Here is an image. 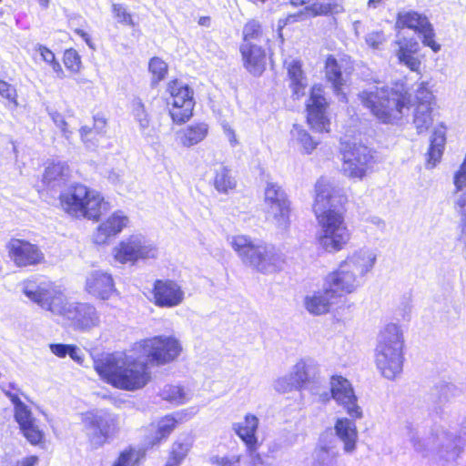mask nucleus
<instances>
[{
  "label": "nucleus",
  "instance_id": "0e129e2a",
  "mask_svg": "<svg viewBox=\"0 0 466 466\" xmlns=\"http://www.w3.org/2000/svg\"><path fill=\"white\" fill-rule=\"evenodd\" d=\"M68 356L76 362L81 364L83 362V356L81 350L75 345H70Z\"/></svg>",
  "mask_w": 466,
  "mask_h": 466
},
{
  "label": "nucleus",
  "instance_id": "69168bd1",
  "mask_svg": "<svg viewBox=\"0 0 466 466\" xmlns=\"http://www.w3.org/2000/svg\"><path fill=\"white\" fill-rule=\"evenodd\" d=\"M76 35H78L79 36H81L84 41L88 45V46H91V39H90V36L89 35L85 32L83 29H80V28H76L75 29L74 31Z\"/></svg>",
  "mask_w": 466,
  "mask_h": 466
},
{
  "label": "nucleus",
  "instance_id": "dca6fc26",
  "mask_svg": "<svg viewBox=\"0 0 466 466\" xmlns=\"http://www.w3.org/2000/svg\"><path fill=\"white\" fill-rule=\"evenodd\" d=\"M11 260L17 267H29L40 264L45 256L40 248L28 241L12 238L6 245Z\"/></svg>",
  "mask_w": 466,
  "mask_h": 466
},
{
  "label": "nucleus",
  "instance_id": "7c9ffc66",
  "mask_svg": "<svg viewBox=\"0 0 466 466\" xmlns=\"http://www.w3.org/2000/svg\"><path fill=\"white\" fill-rule=\"evenodd\" d=\"M208 125L205 122H195L187 125L178 131V143L183 147H192L205 140L208 135Z\"/></svg>",
  "mask_w": 466,
  "mask_h": 466
},
{
  "label": "nucleus",
  "instance_id": "1a4fd4ad",
  "mask_svg": "<svg viewBox=\"0 0 466 466\" xmlns=\"http://www.w3.org/2000/svg\"><path fill=\"white\" fill-rule=\"evenodd\" d=\"M340 154L342 171L351 179L362 180L376 162L375 151L361 143H343Z\"/></svg>",
  "mask_w": 466,
  "mask_h": 466
},
{
  "label": "nucleus",
  "instance_id": "f257e3e1",
  "mask_svg": "<svg viewBox=\"0 0 466 466\" xmlns=\"http://www.w3.org/2000/svg\"><path fill=\"white\" fill-rule=\"evenodd\" d=\"M358 98L374 119L383 125L399 123L412 107V123L418 134L429 131L439 110L437 98L427 81L419 84L412 101L407 90L389 86L363 90Z\"/></svg>",
  "mask_w": 466,
  "mask_h": 466
},
{
  "label": "nucleus",
  "instance_id": "603ef678",
  "mask_svg": "<svg viewBox=\"0 0 466 466\" xmlns=\"http://www.w3.org/2000/svg\"><path fill=\"white\" fill-rule=\"evenodd\" d=\"M299 142L306 154L312 153L318 147L319 142L304 129L299 130Z\"/></svg>",
  "mask_w": 466,
  "mask_h": 466
},
{
  "label": "nucleus",
  "instance_id": "4c0bfd02",
  "mask_svg": "<svg viewBox=\"0 0 466 466\" xmlns=\"http://www.w3.org/2000/svg\"><path fill=\"white\" fill-rule=\"evenodd\" d=\"M68 166L62 162H50L45 168L42 175V183L46 187H50L53 183L64 179L68 173Z\"/></svg>",
  "mask_w": 466,
  "mask_h": 466
},
{
  "label": "nucleus",
  "instance_id": "ddd939ff",
  "mask_svg": "<svg viewBox=\"0 0 466 466\" xmlns=\"http://www.w3.org/2000/svg\"><path fill=\"white\" fill-rule=\"evenodd\" d=\"M150 362L165 365L177 360L182 351L178 339L172 336H156L140 343Z\"/></svg>",
  "mask_w": 466,
  "mask_h": 466
},
{
  "label": "nucleus",
  "instance_id": "13d9d810",
  "mask_svg": "<svg viewBox=\"0 0 466 466\" xmlns=\"http://www.w3.org/2000/svg\"><path fill=\"white\" fill-rule=\"evenodd\" d=\"M445 127L441 124L434 131L430 144H435L438 147H443L445 145L446 137L444 132Z\"/></svg>",
  "mask_w": 466,
  "mask_h": 466
},
{
  "label": "nucleus",
  "instance_id": "6e6552de",
  "mask_svg": "<svg viewBox=\"0 0 466 466\" xmlns=\"http://www.w3.org/2000/svg\"><path fill=\"white\" fill-rule=\"evenodd\" d=\"M165 105L174 125L187 123L194 116L196 100L194 90L178 78L170 79L166 85Z\"/></svg>",
  "mask_w": 466,
  "mask_h": 466
},
{
  "label": "nucleus",
  "instance_id": "aec40b11",
  "mask_svg": "<svg viewBox=\"0 0 466 466\" xmlns=\"http://www.w3.org/2000/svg\"><path fill=\"white\" fill-rule=\"evenodd\" d=\"M461 394L460 389L451 382L439 380L427 393L429 408L436 414L441 413L448 403Z\"/></svg>",
  "mask_w": 466,
  "mask_h": 466
},
{
  "label": "nucleus",
  "instance_id": "b1692460",
  "mask_svg": "<svg viewBox=\"0 0 466 466\" xmlns=\"http://www.w3.org/2000/svg\"><path fill=\"white\" fill-rule=\"evenodd\" d=\"M85 290L100 299H108L116 291L112 276L102 270H92L86 278Z\"/></svg>",
  "mask_w": 466,
  "mask_h": 466
},
{
  "label": "nucleus",
  "instance_id": "0eeeda50",
  "mask_svg": "<svg viewBox=\"0 0 466 466\" xmlns=\"http://www.w3.org/2000/svg\"><path fill=\"white\" fill-rule=\"evenodd\" d=\"M314 213L320 228L317 237L319 245L327 252L342 249L350 236L344 220L343 206H314Z\"/></svg>",
  "mask_w": 466,
  "mask_h": 466
},
{
  "label": "nucleus",
  "instance_id": "5fc2aeb1",
  "mask_svg": "<svg viewBox=\"0 0 466 466\" xmlns=\"http://www.w3.org/2000/svg\"><path fill=\"white\" fill-rule=\"evenodd\" d=\"M443 147H438L435 144H430L426 160V165L428 167L432 168L438 162H440L443 154Z\"/></svg>",
  "mask_w": 466,
  "mask_h": 466
},
{
  "label": "nucleus",
  "instance_id": "9d476101",
  "mask_svg": "<svg viewBox=\"0 0 466 466\" xmlns=\"http://www.w3.org/2000/svg\"><path fill=\"white\" fill-rule=\"evenodd\" d=\"M82 421L89 441L95 448L101 447L120 429L118 416L106 410L86 412L83 415Z\"/></svg>",
  "mask_w": 466,
  "mask_h": 466
},
{
  "label": "nucleus",
  "instance_id": "e433bc0d",
  "mask_svg": "<svg viewBox=\"0 0 466 466\" xmlns=\"http://www.w3.org/2000/svg\"><path fill=\"white\" fill-rule=\"evenodd\" d=\"M343 195L340 191L329 181L320 178L315 185V203L316 204H333L341 203Z\"/></svg>",
  "mask_w": 466,
  "mask_h": 466
},
{
  "label": "nucleus",
  "instance_id": "6ab92c4d",
  "mask_svg": "<svg viewBox=\"0 0 466 466\" xmlns=\"http://www.w3.org/2000/svg\"><path fill=\"white\" fill-rule=\"evenodd\" d=\"M339 451L331 431L320 434L312 452L311 466H338Z\"/></svg>",
  "mask_w": 466,
  "mask_h": 466
},
{
  "label": "nucleus",
  "instance_id": "412c9836",
  "mask_svg": "<svg viewBox=\"0 0 466 466\" xmlns=\"http://www.w3.org/2000/svg\"><path fill=\"white\" fill-rule=\"evenodd\" d=\"M244 68L253 76H259L266 69L268 53L265 46L253 44H240Z\"/></svg>",
  "mask_w": 466,
  "mask_h": 466
},
{
  "label": "nucleus",
  "instance_id": "774afa93",
  "mask_svg": "<svg viewBox=\"0 0 466 466\" xmlns=\"http://www.w3.org/2000/svg\"><path fill=\"white\" fill-rule=\"evenodd\" d=\"M198 24L201 26L208 27L211 24V18L208 15L200 16L198 20Z\"/></svg>",
  "mask_w": 466,
  "mask_h": 466
},
{
  "label": "nucleus",
  "instance_id": "6e6d98bb",
  "mask_svg": "<svg viewBox=\"0 0 466 466\" xmlns=\"http://www.w3.org/2000/svg\"><path fill=\"white\" fill-rule=\"evenodd\" d=\"M239 460L235 457H219L218 455L209 458L210 464L214 466H238Z\"/></svg>",
  "mask_w": 466,
  "mask_h": 466
},
{
  "label": "nucleus",
  "instance_id": "e2e57ef3",
  "mask_svg": "<svg viewBox=\"0 0 466 466\" xmlns=\"http://www.w3.org/2000/svg\"><path fill=\"white\" fill-rule=\"evenodd\" d=\"M106 126V119L104 116H94L93 127L96 129V133H99L100 135H102Z\"/></svg>",
  "mask_w": 466,
  "mask_h": 466
},
{
  "label": "nucleus",
  "instance_id": "8fccbe9b",
  "mask_svg": "<svg viewBox=\"0 0 466 466\" xmlns=\"http://www.w3.org/2000/svg\"><path fill=\"white\" fill-rule=\"evenodd\" d=\"M177 420L173 416H166L162 418L157 423V430L155 435L154 444L166 439L176 428Z\"/></svg>",
  "mask_w": 466,
  "mask_h": 466
},
{
  "label": "nucleus",
  "instance_id": "5701e85b",
  "mask_svg": "<svg viewBox=\"0 0 466 466\" xmlns=\"http://www.w3.org/2000/svg\"><path fill=\"white\" fill-rule=\"evenodd\" d=\"M154 299L156 305L165 308H173L182 303L184 291L173 280H157L154 284Z\"/></svg>",
  "mask_w": 466,
  "mask_h": 466
},
{
  "label": "nucleus",
  "instance_id": "473e14b6",
  "mask_svg": "<svg viewBox=\"0 0 466 466\" xmlns=\"http://www.w3.org/2000/svg\"><path fill=\"white\" fill-rule=\"evenodd\" d=\"M397 57L400 63L405 65L410 71L419 73L421 61L416 56L420 47L417 41L410 39L404 42H398Z\"/></svg>",
  "mask_w": 466,
  "mask_h": 466
},
{
  "label": "nucleus",
  "instance_id": "338daca9",
  "mask_svg": "<svg viewBox=\"0 0 466 466\" xmlns=\"http://www.w3.org/2000/svg\"><path fill=\"white\" fill-rule=\"evenodd\" d=\"M38 461V458L36 456H31L26 458L21 462L20 466H35Z\"/></svg>",
  "mask_w": 466,
  "mask_h": 466
},
{
  "label": "nucleus",
  "instance_id": "20e7f679",
  "mask_svg": "<svg viewBox=\"0 0 466 466\" xmlns=\"http://www.w3.org/2000/svg\"><path fill=\"white\" fill-rule=\"evenodd\" d=\"M461 434L464 437L437 428L430 435L419 426L407 423L404 427V435L411 443L414 451L423 457L431 458L437 463L444 466L455 462L461 452V440L466 441V418L461 424Z\"/></svg>",
  "mask_w": 466,
  "mask_h": 466
},
{
  "label": "nucleus",
  "instance_id": "f8f14e48",
  "mask_svg": "<svg viewBox=\"0 0 466 466\" xmlns=\"http://www.w3.org/2000/svg\"><path fill=\"white\" fill-rule=\"evenodd\" d=\"M156 247L141 234H133L124 238L114 248V256L120 263H135L139 259L157 257Z\"/></svg>",
  "mask_w": 466,
  "mask_h": 466
},
{
  "label": "nucleus",
  "instance_id": "864d4df0",
  "mask_svg": "<svg viewBox=\"0 0 466 466\" xmlns=\"http://www.w3.org/2000/svg\"><path fill=\"white\" fill-rule=\"evenodd\" d=\"M138 463V454L135 450H126L122 451L113 466H137Z\"/></svg>",
  "mask_w": 466,
  "mask_h": 466
},
{
  "label": "nucleus",
  "instance_id": "c03bdc74",
  "mask_svg": "<svg viewBox=\"0 0 466 466\" xmlns=\"http://www.w3.org/2000/svg\"><path fill=\"white\" fill-rule=\"evenodd\" d=\"M268 213L272 216V222L280 229H286L289 225V206H270Z\"/></svg>",
  "mask_w": 466,
  "mask_h": 466
},
{
  "label": "nucleus",
  "instance_id": "39448f33",
  "mask_svg": "<svg viewBox=\"0 0 466 466\" xmlns=\"http://www.w3.org/2000/svg\"><path fill=\"white\" fill-rule=\"evenodd\" d=\"M403 336L397 324H388L380 331L375 350V362L381 375L388 380H395L402 372Z\"/></svg>",
  "mask_w": 466,
  "mask_h": 466
},
{
  "label": "nucleus",
  "instance_id": "393cba45",
  "mask_svg": "<svg viewBox=\"0 0 466 466\" xmlns=\"http://www.w3.org/2000/svg\"><path fill=\"white\" fill-rule=\"evenodd\" d=\"M129 224V218L123 211L117 210L101 223L93 235L97 245L107 243L110 238L117 236Z\"/></svg>",
  "mask_w": 466,
  "mask_h": 466
},
{
  "label": "nucleus",
  "instance_id": "a211bd4d",
  "mask_svg": "<svg viewBox=\"0 0 466 466\" xmlns=\"http://www.w3.org/2000/svg\"><path fill=\"white\" fill-rule=\"evenodd\" d=\"M15 420L25 438L33 445L42 442L44 433L35 424V419L33 417L31 410L20 399L15 398Z\"/></svg>",
  "mask_w": 466,
  "mask_h": 466
},
{
  "label": "nucleus",
  "instance_id": "f704fd0d",
  "mask_svg": "<svg viewBox=\"0 0 466 466\" xmlns=\"http://www.w3.org/2000/svg\"><path fill=\"white\" fill-rule=\"evenodd\" d=\"M260 43L269 46L270 40L267 30L258 20L249 19L243 25L241 44L260 45Z\"/></svg>",
  "mask_w": 466,
  "mask_h": 466
},
{
  "label": "nucleus",
  "instance_id": "72a5a7b5",
  "mask_svg": "<svg viewBox=\"0 0 466 466\" xmlns=\"http://www.w3.org/2000/svg\"><path fill=\"white\" fill-rule=\"evenodd\" d=\"M319 373L318 366L309 361H299L294 367L289 374L295 389L306 388L310 382L317 380Z\"/></svg>",
  "mask_w": 466,
  "mask_h": 466
},
{
  "label": "nucleus",
  "instance_id": "58836bf2",
  "mask_svg": "<svg viewBox=\"0 0 466 466\" xmlns=\"http://www.w3.org/2000/svg\"><path fill=\"white\" fill-rule=\"evenodd\" d=\"M213 185L219 193L228 194L235 189L237 183L231 170L228 167L221 166L215 171Z\"/></svg>",
  "mask_w": 466,
  "mask_h": 466
},
{
  "label": "nucleus",
  "instance_id": "f03ea898",
  "mask_svg": "<svg viewBox=\"0 0 466 466\" xmlns=\"http://www.w3.org/2000/svg\"><path fill=\"white\" fill-rule=\"evenodd\" d=\"M23 293L41 309L61 317L75 330L86 331L100 323V315L94 305L68 299L54 283L27 282Z\"/></svg>",
  "mask_w": 466,
  "mask_h": 466
},
{
  "label": "nucleus",
  "instance_id": "f3484780",
  "mask_svg": "<svg viewBox=\"0 0 466 466\" xmlns=\"http://www.w3.org/2000/svg\"><path fill=\"white\" fill-rule=\"evenodd\" d=\"M323 283L338 299L345 294L352 293L362 282L340 264L338 269L325 277Z\"/></svg>",
  "mask_w": 466,
  "mask_h": 466
},
{
  "label": "nucleus",
  "instance_id": "c85d7f7f",
  "mask_svg": "<svg viewBox=\"0 0 466 466\" xmlns=\"http://www.w3.org/2000/svg\"><path fill=\"white\" fill-rule=\"evenodd\" d=\"M337 299L335 295L323 283L322 289L314 291L312 294L305 297L304 305L310 314L322 315L329 311L330 306Z\"/></svg>",
  "mask_w": 466,
  "mask_h": 466
},
{
  "label": "nucleus",
  "instance_id": "a18cd8bd",
  "mask_svg": "<svg viewBox=\"0 0 466 466\" xmlns=\"http://www.w3.org/2000/svg\"><path fill=\"white\" fill-rule=\"evenodd\" d=\"M62 61L66 70L70 73L76 74L80 72L82 59L75 48H66L63 53Z\"/></svg>",
  "mask_w": 466,
  "mask_h": 466
},
{
  "label": "nucleus",
  "instance_id": "a19ab883",
  "mask_svg": "<svg viewBox=\"0 0 466 466\" xmlns=\"http://www.w3.org/2000/svg\"><path fill=\"white\" fill-rule=\"evenodd\" d=\"M72 218L97 221L101 216V206H61Z\"/></svg>",
  "mask_w": 466,
  "mask_h": 466
},
{
  "label": "nucleus",
  "instance_id": "cd10ccee",
  "mask_svg": "<svg viewBox=\"0 0 466 466\" xmlns=\"http://www.w3.org/2000/svg\"><path fill=\"white\" fill-rule=\"evenodd\" d=\"M335 438L343 443V451L352 454L357 449L358 430L353 420L339 418L334 425Z\"/></svg>",
  "mask_w": 466,
  "mask_h": 466
},
{
  "label": "nucleus",
  "instance_id": "bb28decb",
  "mask_svg": "<svg viewBox=\"0 0 466 466\" xmlns=\"http://www.w3.org/2000/svg\"><path fill=\"white\" fill-rule=\"evenodd\" d=\"M376 262V254L370 249H360L348 257L340 264L351 271L361 282L363 277L370 272Z\"/></svg>",
  "mask_w": 466,
  "mask_h": 466
},
{
  "label": "nucleus",
  "instance_id": "4be33fe9",
  "mask_svg": "<svg viewBox=\"0 0 466 466\" xmlns=\"http://www.w3.org/2000/svg\"><path fill=\"white\" fill-rule=\"evenodd\" d=\"M258 426L259 419L252 413H247L242 420L232 425V430L244 442L250 454L256 452L260 446L258 437Z\"/></svg>",
  "mask_w": 466,
  "mask_h": 466
},
{
  "label": "nucleus",
  "instance_id": "052dcab7",
  "mask_svg": "<svg viewBox=\"0 0 466 466\" xmlns=\"http://www.w3.org/2000/svg\"><path fill=\"white\" fill-rule=\"evenodd\" d=\"M50 350L53 354L59 358H65L68 355L70 345L62 343H53L49 345Z\"/></svg>",
  "mask_w": 466,
  "mask_h": 466
},
{
  "label": "nucleus",
  "instance_id": "680f3d73",
  "mask_svg": "<svg viewBox=\"0 0 466 466\" xmlns=\"http://www.w3.org/2000/svg\"><path fill=\"white\" fill-rule=\"evenodd\" d=\"M454 185L457 190L461 189L466 186V172L465 171H457L454 175Z\"/></svg>",
  "mask_w": 466,
  "mask_h": 466
},
{
  "label": "nucleus",
  "instance_id": "de8ad7c7",
  "mask_svg": "<svg viewBox=\"0 0 466 466\" xmlns=\"http://www.w3.org/2000/svg\"><path fill=\"white\" fill-rule=\"evenodd\" d=\"M266 204H285L288 200L287 194L284 189L276 183L268 184L265 189Z\"/></svg>",
  "mask_w": 466,
  "mask_h": 466
},
{
  "label": "nucleus",
  "instance_id": "7ed1b4c3",
  "mask_svg": "<svg viewBox=\"0 0 466 466\" xmlns=\"http://www.w3.org/2000/svg\"><path fill=\"white\" fill-rule=\"evenodd\" d=\"M94 368L108 383L125 390L142 389L151 380L147 363L123 351L102 354L94 360Z\"/></svg>",
  "mask_w": 466,
  "mask_h": 466
},
{
  "label": "nucleus",
  "instance_id": "2f4dec72",
  "mask_svg": "<svg viewBox=\"0 0 466 466\" xmlns=\"http://www.w3.org/2000/svg\"><path fill=\"white\" fill-rule=\"evenodd\" d=\"M61 201L65 204H101L102 198L86 186L76 183L61 196Z\"/></svg>",
  "mask_w": 466,
  "mask_h": 466
},
{
  "label": "nucleus",
  "instance_id": "a878e982",
  "mask_svg": "<svg viewBox=\"0 0 466 466\" xmlns=\"http://www.w3.org/2000/svg\"><path fill=\"white\" fill-rule=\"evenodd\" d=\"M294 6H305V13L312 17L327 16L343 11V0H289Z\"/></svg>",
  "mask_w": 466,
  "mask_h": 466
},
{
  "label": "nucleus",
  "instance_id": "4468645a",
  "mask_svg": "<svg viewBox=\"0 0 466 466\" xmlns=\"http://www.w3.org/2000/svg\"><path fill=\"white\" fill-rule=\"evenodd\" d=\"M325 79L330 84L333 92L341 94L346 79L343 76H350L354 71V62L348 55H341L336 57L334 55H328L323 66Z\"/></svg>",
  "mask_w": 466,
  "mask_h": 466
},
{
  "label": "nucleus",
  "instance_id": "4d7b16f0",
  "mask_svg": "<svg viewBox=\"0 0 466 466\" xmlns=\"http://www.w3.org/2000/svg\"><path fill=\"white\" fill-rule=\"evenodd\" d=\"M81 139L84 143H89L96 139L98 136H101L99 133L96 132L94 127L84 126L79 130Z\"/></svg>",
  "mask_w": 466,
  "mask_h": 466
},
{
  "label": "nucleus",
  "instance_id": "2eb2a0df",
  "mask_svg": "<svg viewBox=\"0 0 466 466\" xmlns=\"http://www.w3.org/2000/svg\"><path fill=\"white\" fill-rule=\"evenodd\" d=\"M330 392L336 402L342 406L352 419L362 418V409L358 405V399L351 383L341 376H332L330 379Z\"/></svg>",
  "mask_w": 466,
  "mask_h": 466
},
{
  "label": "nucleus",
  "instance_id": "09e8293b",
  "mask_svg": "<svg viewBox=\"0 0 466 466\" xmlns=\"http://www.w3.org/2000/svg\"><path fill=\"white\" fill-rule=\"evenodd\" d=\"M111 11L116 22L122 25L134 27L137 22L133 15L128 11L127 7L122 4H113Z\"/></svg>",
  "mask_w": 466,
  "mask_h": 466
},
{
  "label": "nucleus",
  "instance_id": "423d86ee",
  "mask_svg": "<svg viewBox=\"0 0 466 466\" xmlns=\"http://www.w3.org/2000/svg\"><path fill=\"white\" fill-rule=\"evenodd\" d=\"M230 244L244 264L263 274L279 271L285 264L284 255L272 245L255 244L244 235L232 237Z\"/></svg>",
  "mask_w": 466,
  "mask_h": 466
},
{
  "label": "nucleus",
  "instance_id": "c9c22d12",
  "mask_svg": "<svg viewBox=\"0 0 466 466\" xmlns=\"http://www.w3.org/2000/svg\"><path fill=\"white\" fill-rule=\"evenodd\" d=\"M429 23L430 21L426 15L416 11H407L397 14L395 25L398 29H410L418 34Z\"/></svg>",
  "mask_w": 466,
  "mask_h": 466
},
{
  "label": "nucleus",
  "instance_id": "ea45409f",
  "mask_svg": "<svg viewBox=\"0 0 466 466\" xmlns=\"http://www.w3.org/2000/svg\"><path fill=\"white\" fill-rule=\"evenodd\" d=\"M193 444V439L189 435L180 436L172 446V458L171 461L167 462V465L178 466L182 461L187 455L189 450Z\"/></svg>",
  "mask_w": 466,
  "mask_h": 466
},
{
  "label": "nucleus",
  "instance_id": "9b49d317",
  "mask_svg": "<svg viewBox=\"0 0 466 466\" xmlns=\"http://www.w3.org/2000/svg\"><path fill=\"white\" fill-rule=\"evenodd\" d=\"M329 106L324 86L321 84L313 85L305 104V111L306 123L314 132H330V119L327 115Z\"/></svg>",
  "mask_w": 466,
  "mask_h": 466
},
{
  "label": "nucleus",
  "instance_id": "3c124183",
  "mask_svg": "<svg viewBox=\"0 0 466 466\" xmlns=\"http://www.w3.org/2000/svg\"><path fill=\"white\" fill-rule=\"evenodd\" d=\"M418 34L422 35V44L429 46L433 52H438L441 49V46L434 40L435 33L431 23Z\"/></svg>",
  "mask_w": 466,
  "mask_h": 466
},
{
  "label": "nucleus",
  "instance_id": "37998d69",
  "mask_svg": "<svg viewBox=\"0 0 466 466\" xmlns=\"http://www.w3.org/2000/svg\"><path fill=\"white\" fill-rule=\"evenodd\" d=\"M35 51L38 53L40 59L52 68L58 78L65 77L64 69L50 48L44 45H38Z\"/></svg>",
  "mask_w": 466,
  "mask_h": 466
},
{
  "label": "nucleus",
  "instance_id": "49530a36",
  "mask_svg": "<svg viewBox=\"0 0 466 466\" xmlns=\"http://www.w3.org/2000/svg\"><path fill=\"white\" fill-rule=\"evenodd\" d=\"M0 97L6 106L16 108L18 106V95L15 86L0 79Z\"/></svg>",
  "mask_w": 466,
  "mask_h": 466
},
{
  "label": "nucleus",
  "instance_id": "bf43d9fd",
  "mask_svg": "<svg viewBox=\"0 0 466 466\" xmlns=\"http://www.w3.org/2000/svg\"><path fill=\"white\" fill-rule=\"evenodd\" d=\"M275 389L278 391L286 392V391L291 390L292 389H295V385H293L292 380L289 375V376L279 378L275 382Z\"/></svg>",
  "mask_w": 466,
  "mask_h": 466
},
{
  "label": "nucleus",
  "instance_id": "c756f323",
  "mask_svg": "<svg viewBox=\"0 0 466 466\" xmlns=\"http://www.w3.org/2000/svg\"><path fill=\"white\" fill-rule=\"evenodd\" d=\"M284 67L287 71L292 96L296 99L302 97L307 87V76L303 70L302 61L293 59L289 62H284Z\"/></svg>",
  "mask_w": 466,
  "mask_h": 466
},
{
  "label": "nucleus",
  "instance_id": "79ce46f5",
  "mask_svg": "<svg viewBox=\"0 0 466 466\" xmlns=\"http://www.w3.org/2000/svg\"><path fill=\"white\" fill-rule=\"evenodd\" d=\"M167 63L159 56H153L148 61V72L151 75V83L153 86L158 85L165 80L168 75Z\"/></svg>",
  "mask_w": 466,
  "mask_h": 466
}]
</instances>
